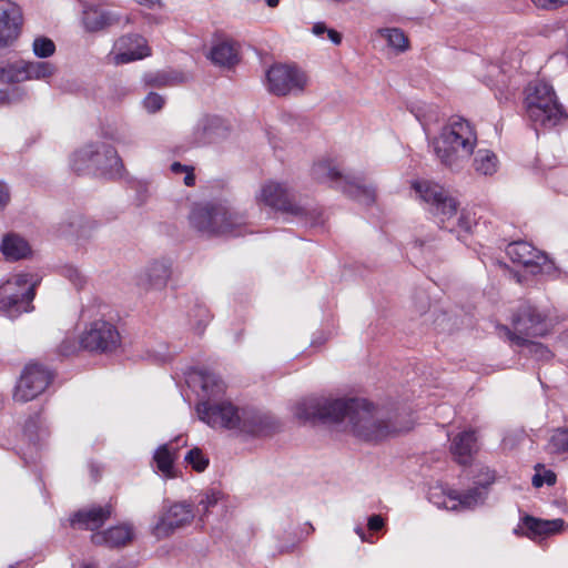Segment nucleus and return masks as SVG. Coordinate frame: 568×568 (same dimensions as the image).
<instances>
[{
	"instance_id": "nucleus-1",
	"label": "nucleus",
	"mask_w": 568,
	"mask_h": 568,
	"mask_svg": "<svg viewBox=\"0 0 568 568\" xmlns=\"http://www.w3.org/2000/svg\"><path fill=\"white\" fill-rule=\"evenodd\" d=\"M300 420L345 424L357 438L378 443L389 436L408 432L412 423L397 408L375 406L365 398L308 397L296 406Z\"/></svg>"
},
{
	"instance_id": "nucleus-2",
	"label": "nucleus",
	"mask_w": 568,
	"mask_h": 568,
	"mask_svg": "<svg viewBox=\"0 0 568 568\" xmlns=\"http://www.w3.org/2000/svg\"><path fill=\"white\" fill-rule=\"evenodd\" d=\"M196 412L200 419L211 427L235 429L253 436H270L280 429V423L273 416L254 408L239 409L232 403H199Z\"/></svg>"
},
{
	"instance_id": "nucleus-3",
	"label": "nucleus",
	"mask_w": 568,
	"mask_h": 568,
	"mask_svg": "<svg viewBox=\"0 0 568 568\" xmlns=\"http://www.w3.org/2000/svg\"><path fill=\"white\" fill-rule=\"evenodd\" d=\"M477 134L474 126L462 116H453L432 142L434 152L443 165L452 171L464 168L474 153Z\"/></svg>"
},
{
	"instance_id": "nucleus-4",
	"label": "nucleus",
	"mask_w": 568,
	"mask_h": 568,
	"mask_svg": "<svg viewBox=\"0 0 568 568\" xmlns=\"http://www.w3.org/2000/svg\"><path fill=\"white\" fill-rule=\"evenodd\" d=\"M247 216L224 202H203L192 206L189 222L193 230L205 237L240 236Z\"/></svg>"
},
{
	"instance_id": "nucleus-5",
	"label": "nucleus",
	"mask_w": 568,
	"mask_h": 568,
	"mask_svg": "<svg viewBox=\"0 0 568 568\" xmlns=\"http://www.w3.org/2000/svg\"><path fill=\"white\" fill-rule=\"evenodd\" d=\"M311 173L316 182L339 190L365 205L375 202V187L365 185L361 176L344 174L333 160L324 159L315 162Z\"/></svg>"
},
{
	"instance_id": "nucleus-6",
	"label": "nucleus",
	"mask_w": 568,
	"mask_h": 568,
	"mask_svg": "<svg viewBox=\"0 0 568 568\" xmlns=\"http://www.w3.org/2000/svg\"><path fill=\"white\" fill-rule=\"evenodd\" d=\"M71 169L78 174L94 170L100 175L115 178L124 166L114 146L106 143H89L73 153Z\"/></svg>"
},
{
	"instance_id": "nucleus-7",
	"label": "nucleus",
	"mask_w": 568,
	"mask_h": 568,
	"mask_svg": "<svg viewBox=\"0 0 568 568\" xmlns=\"http://www.w3.org/2000/svg\"><path fill=\"white\" fill-rule=\"evenodd\" d=\"M526 110L536 131H538V126L551 129L567 116L552 87L544 82L535 84L531 92L528 93Z\"/></svg>"
},
{
	"instance_id": "nucleus-8",
	"label": "nucleus",
	"mask_w": 568,
	"mask_h": 568,
	"mask_svg": "<svg viewBox=\"0 0 568 568\" xmlns=\"http://www.w3.org/2000/svg\"><path fill=\"white\" fill-rule=\"evenodd\" d=\"M39 280L27 273L12 276L0 285V312L10 318L33 310Z\"/></svg>"
},
{
	"instance_id": "nucleus-9",
	"label": "nucleus",
	"mask_w": 568,
	"mask_h": 568,
	"mask_svg": "<svg viewBox=\"0 0 568 568\" xmlns=\"http://www.w3.org/2000/svg\"><path fill=\"white\" fill-rule=\"evenodd\" d=\"M547 315L540 312L529 302L520 304L517 312L513 316L514 333L511 339L518 345L530 344L536 353H540L541 357H547L550 352L539 343H530L529 337L544 336L547 332Z\"/></svg>"
},
{
	"instance_id": "nucleus-10",
	"label": "nucleus",
	"mask_w": 568,
	"mask_h": 568,
	"mask_svg": "<svg viewBox=\"0 0 568 568\" xmlns=\"http://www.w3.org/2000/svg\"><path fill=\"white\" fill-rule=\"evenodd\" d=\"M412 187L428 204V210L438 219L439 226L454 232L455 224L449 225L448 222L457 214L458 202L442 185L429 181H415Z\"/></svg>"
},
{
	"instance_id": "nucleus-11",
	"label": "nucleus",
	"mask_w": 568,
	"mask_h": 568,
	"mask_svg": "<svg viewBox=\"0 0 568 568\" xmlns=\"http://www.w3.org/2000/svg\"><path fill=\"white\" fill-rule=\"evenodd\" d=\"M79 345L94 354H111L121 345V335L110 321L99 318L90 322L79 337Z\"/></svg>"
},
{
	"instance_id": "nucleus-12",
	"label": "nucleus",
	"mask_w": 568,
	"mask_h": 568,
	"mask_svg": "<svg viewBox=\"0 0 568 568\" xmlns=\"http://www.w3.org/2000/svg\"><path fill=\"white\" fill-rule=\"evenodd\" d=\"M261 199L273 209L305 219L311 226H317L322 223L321 213L297 205L288 187L282 183L270 182L265 184L261 191Z\"/></svg>"
},
{
	"instance_id": "nucleus-13",
	"label": "nucleus",
	"mask_w": 568,
	"mask_h": 568,
	"mask_svg": "<svg viewBox=\"0 0 568 568\" xmlns=\"http://www.w3.org/2000/svg\"><path fill=\"white\" fill-rule=\"evenodd\" d=\"M267 90L277 97L304 91L307 77L296 65L274 64L266 72Z\"/></svg>"
},
{
	"instance_id": "nucleus-14",
	"label": "nucleus",
	"mask_w": 568,
	"mask_h": 568,
	"mask_svg": "<svg viewBox=\"0 0 568 568\" xmlns=\"http://www.w3.org/2000/svg\"><path fill=\"white\" fill-rule=\"evenodd\" d=\"M53 374L39 363L26 366L20 381L16 386L14 399L27 403L40 395L50 385Z\"/></svg>"
},
{
	"instance_id": "nucleus-15",
	"label": "nucleus",
	"mask_w": 568,
	"mask_h": 568,
	"mask_svg": "<svg viewBox=\"0 0 568 568\" xmlns=\"http://www.w3.org/2000/svg\"><path fill=\"white\" fill-rule=\"evenodd\" d=\"M506 253L514 263L531 267V273L552 274L556 271L554 262L540 251L536 250L531 244L525 241L510 243Z\"/></svg>"
},
{
	"instance_id": "nucleus-16",
	"label": "nucleus",
	"mask_w": 568,
	"mask_h": 568,
	"mask_svg": "<svg viewBox=\"0 0 568 568\" xmlns=\"http://www.w3.org/2000/svg\"><path fill=\"white\" fill-rule=\"evenodd\" d=\"M23 16L19 6L0 0V51L14 44L21 34Z\"/></svg>"
},
{
	"instance_id": "nucleus-17",
	"label": "nucleus",
	"mask_w": 568,
	"mask_h": 568,
	"mask_svg": "<svg viewBox=\"0 0 568 568\" xmlns=\"http://www.w3.org/2000/svg\"><path fill=\"white\" fill-rule=\"evenodd\" d=\"M229 125L217 115H203L194 125L189 136V143L193 146H204L225 139L229 134Z\"/></svg>"
},
{
	"instance_id": "nucleus-18",
	"label": "nucleus",
	"mask_w": 568,
	"mask_h": 568,
	"mask_svg": "<svg viewBox=\"0 0 568 568\" xmlns=\"http://www.w3.org/2000/svg\"><path fill=\"white\" fill-rule=\"evenodd\" d=\"M193 518L194 511L191 504L175 503L160 517L154 526V532L158 537H166L175 529L189 525Z\"/></svg>"
},
{
	"instance_id": "nucleus-19",
	"label": "nucleus",
	"mask_w": 568,
	"mask_h": 568,
	"mask_svg": "<svg viewBox=\"0 0 568 568\" xmlns=\"http://www.w3.org/2000/svg\"><path fill=\"white\" fill-rule=\"evenodd\" d=\"M118 52L113 57L115 64H124L150 55L146 41L139 34H128L119 38L114 43Z\"/></svg>"
},
{
	"instance_id": "nucleus-20",
	"label": "nucleus",
	"mask_w": 568,
	"mask_h": 568,
	"mask_svg": "<svg viewBox=\"0 0 568 568\" xmlns=\"http://www.w3.org/2000/svg\"><path fill=\"white\" fill-rule=\"evenodd\" d=\"M112 513L113 507L110 504L82 508L70 517V526L74 529L94 531L105 524Z\"/></svg>"
},
{
	"instance_id": "nucleus-21",
	"label": "nucleus",
	"mask_w": 568,
	"mask_h": 568,
	"mask_svg": "<svg viewBox=\"0 0 568 568\" xmlns=\"http://www.w3.org/2000/svg\"><path fill=\"white\" fill-rule=\"evenodd\" d=\"M172 274V262L168 258L154 260L139 277V285L145 291H162Z\"/></svg>"
},
{
	"instance_id": "nucleus-22",
	"label": "nucleus",
	"mask_w": 568,
	"mask_h": 568,
	"mask_svg": "<svg viewBox=\"0 0 568 568\" xmlns=\"http://www.w3.org/2000/svg\"><path fill=\"white\" fill-rule=\"evenodd\" d=\"M133 539V528L124 524L111 527L104 531H98L91 535V541L95 546H106L109 548H120L126 546Z\"/></svg>"
},
{
	"instance_id": "nucleus-23",
	"label": "nucleus",
	"mask_w": 568,
	"mask_h": 568,
	"mask_svg": "<svg viewBox=\"0 0 568 568\" xmlns=\"http://www.w3.org/2000/svg\"><path fill=\"white\" fill-rule=\"evenodd\" d=\"M562 519L545 520L525 515L521 518L519 529L524 530L523 534L529 538L547 536L559 531L564 527Z\"/></svg>"
},
{
	"instance_id": "nucleus-24",
	"label": "nucleus",
	"mask_w": 568,
	"mask_h": 568,
	"mask_svg": "<svg viewBox=\"0 0 568 568\" xmlns=\"http://www.w3.org/2000/svg\"><path fill=\"white\" fill-rule=\"evenodd\" d=\"M477 437L474 430H465L459 433L452 442L450 453L454 459L460 465L470 463L476 452Z\"/></svg>"
},
{
	"instance_id": "nucleus-25",
	"label": "nucleus",
	"mask_w": 568,
	"mask_h": 568,
	"mask_svg": "<svg viewBox=\"0 0 568 568\" xmlns=\"http://www.w3.org/2000/svg\"><path fill=\"white\" fill-rule=\"evenodd\" d=\"M207 58L215 65L231 69L239 63V51L234 42L223 40L213 44Z\"/></svg>"
},
{
	"instance_id": "nucleus-26",
	"label": "nucleus",
	"mask_w": 568,
	"mask_h": 568,
	"mask_svg": "<svg viewBox=\"0 0 568 568\" xmlns=\"http://www.w3.org/2000/svg\"><path fill=\"white\" fill-rule=\"evenodd\" d=\"M118 22L114 16L99 7H88L83 10L82 23L88 32H98Z\"/></svg>"
},
{
	"instance_id": "nucleus-27",
	"label": "nucleus",
	"mask_w": 568,
	"mask_h": 568,
	"mask_svg": "<svg viewBox=\"0 0 568 568\" xmlns=\"http://www.w3.org/2000/svg\"><path fill=\"white\" fill-rule=\"evenodd\" d=\"M495 477L487 473V478L484 483H478L475 487L468 489L463 494L452 497L453 500H458L459 505L464 508H474L483 504L487 494L488 487L494 483Z\"/></svg>"
},
{
	"instance_id": "nucleus-28",
	"label": "nucleus",
	"mask_w": 568,
	"mask_h": 568,
	"mask_svg": "<svg viewBox=\"0 0 568 568\" xmlns=\"http://www.w3.org/2000/svg\"><path fill=\"white\" fill-rule=\"evenodd\" d=\"M0 248L6 258L10 261L26 258L31 253L29 243L17 234H7Z\"/></svg>"
},
{
	"instance_id": "nucleus-29",
	"label": "nucleus",
	"mask_w": 568,
	"mask_h": 568,
	"mask_svg": "<svg viewBox=\"0 0 568 568\" xmlns=\"http://www.w3.org/2000/svg\"><path fill=\"white\" fill-rule=\"evenodd\" d=\"M21 64V81L28 80H47L52 77L57 68L45 61H20Z\"/></svg>"
},
{
	"instance_id": "nucleus-30",
	"label": "nucleus",
	"mask_w": 568,
	"mask_h": 568,
	"mask_svg": "<svg viewBox=\"0 0 568 568\" xmlns=\"http://www.w3.org/2000/svg\"><path fill=\"white\" fill-rule=\"evenodd\" d=\"M199 375L202 383V389L209 397L207 400H204L203 403H220L219 400H215V398L224 394L226 387L225 383L219 375L207 369H200Z\"/></svg>"
},
{
	"instance_id": "nucleus-31",
	"label": "nucleus",
	"mask_w": 568,
	"mask_h": 568,
	"mask_svg": "<svg viewBox=\"0 0 568 568\" xmlns=\"http://www.w3.org/2000/svg\"><path fill=\"white\" fill-rule=\"evenodd\" d=\"M143 79L148 87L165 88L183 83L185 75L180 71L163 70L146 73Z\"/></svg>"
},
{
	"instance_id": "nucleus-32",
	"label": "nucleus",
	"mask_w": 568,
	"mask_h": 568,
	"mask_svg": "<svg viewBox=\"0 0 568 568\" xmlns=\"http://www.w3.org/2000/svg\"><path fill=\"white\" fill-rule=\"evenodd\" d=\"M497 156L494 152L486 150V149H479L474 156V169L477 173L483 175H491L497 170Z\"/></svg>"
},
{
	"instance_id": "nucleus-33",
	"label": "nucleus",
	"mask_w": 568,
	"mask_h": 568,
	"mask_svg": "<svg viewBox=\"0 0 568 568\" xmlns=\"http://www.w3.org/2000/svg\"><path fill=\"white\" fill-rule=\"evenodd\" d=\"M153 459L156 464L158 469L166 477L174 478L176 476L173 464L174 456L170 452L169 446L166 444L160 446L153 456Z\"/></svg>"
},
{
	"instance_id": "nucleus-34",
	"label": "nucleus",
	"mask_w": 568,
	"mask_h": 568,
	"mask_svg": "<svg viewBox=\"0 0 568 568\" xmlns=\"http://www.w3.org/2000/svg\"><path fill=\"white\" fill-rule=\"evenodd\" d=\"M386 40L389 47L399 52H404L409 48V41L403 30L398 28H385L378 31Z\"/></svg>"
},
{
	"instance_id": "nucleus-35",
	"label": "nucleus",
	"mask_w": 568,
	"mask_h": 568,
	"mask_svg": "<svg viewBox=\"0 0 568 568\" xmlns=\"http://www.w3.org/2000/svg\"><path fill=\"white\" fill-rule=\"evenodd\" d=\"M41 424L40 414H34L26 420L23 426L24 435L34 445L39 444L43 436L48 435V432L41 427Z\"/></svg>"
},
{
	"instance_id": "nucleus-36",
	"label": "nucleus",
	"mask_w": 568,
	"mask_h": 568,
	"mask_svg": "<svg viewBox=\"0 0 568 568\" xmlns=\"http://www.w3.org/2000/svg\"><path fill=\"white\" fill-rule=\"evenodd\" d=\"M20 67V61L0 64V82L8 84L22 82L20 79L22 74Z\"/></svg>"
},
{
	"instance_id": "nucleus-37",
	"label": "nucleus",
	"mask_w": 568,
	"mask_h": 568,
	"mask_svg": "<svg viewBox=\"0 0 568 568\" xmlns=\"http://www.w3.org/2000/svg\"><path fill=\"white\" fill-rule=\"evenodd\" d=\"M549 447L552 453L568 454V428H558L549 439Z\"/></svg>"
},
{
	"instance_id": "nucleus-38",
	"label": "nucleus",
	"mask_w": 568,
	"mask_h": 568,
	"mask_svg": "<svg viewBox=\"0 0 568 568\" xmlns=\"http://www.w3.org/2000/svg\"><path fill=\"white\" fill-rule=\"evenodd\" d=\"M184 460L197 473L204 471L210 463L202 449L197 447L190 449L186 453Z\"/></svg>"
},
{
	"instance_id": "nucleus-39",
	"label": "nucleus",
	"mask_w": 568,
	"mask_h": 568,
	"mask_svg": "<svg viewBox=\"0 0 568 568\" xmlns=\"http://www.w3.org/2000/svg\"><path fill=\"white\" fill-rule=\"evenodd\" d=\"M222 494L215 489H209L199 495L197 511L206 515L211 507H214L221 499Z\"/></svg>"
},
{
	"instance_id": "nucleus-40",
	"label": "nucleus",
	"mask_w": 568,
	"mask_h": 568,
	"mask_svg": "<svg viewBox=\"0 0 568 568\" xmlns=\"http://www.w3.org/2000/svg\"><path fill=\"white\" fill-rule=\"evenodd\" d=\"M33 53L38 58H49L55 52L54 42L47 37H38L32 43Z\"/></svg>"
},
{
	"instance_id": "nucleus-41",
	"label": "nucleus",
	"mask_w": 568,
	"mask_h": 568,
	"mask_svg": "<svg viewBox=\"0 0 568 568\" xmlns=\"http://www.w3.org/2000/svg\"><path fill=\"white\" fill-rule=\"evenodd\" d=\"M164 103V97L155 92H150L143 100V105L150 113H155L160 111L163 108Z\"/></svg>"
},
{
	"instance_id": "nucleus-42",
	"label": "nucleus",
	"mask_w": 568,
	"mask_h": 568,
	"mask_svg": "<svg viewBox=\"0 0 568 568\" xmlns=\"http://www.w3.org/2000/svg\"><path fill=\"white\" fill-rule=\"evenodd\" d=\"M532 486L536 488L542 487L545 484L552 486L556 484V474L552 470H544L542 473H536L531 479Z\"/></svg>"
},
{
	"instance_id": "nucleus-43",
	"label": "nucleus",
	"mask_w": 568,
	"mask_h": 568,
	"mask_svg": "<svg viewBox=\"0 0 568 568\" xmlns=\"http://www.w3.org/2000/svg\"><path fill=\"white\" fill-rule=\"evenodd\" d=\"M78 349V344L73 338H64L58 347V354L61 357H69Z\"/></svg>"
},
{
	"instance_id": "nucleus-44",
	"label": "nucleus",
	"mask_w": 568,
	"mask_h": 568,
	"mask_svg": "<svg viewBox=\"0 0 568 568\" xmlns=\"http://www.w3.org/2000/svg\"><path fill=\"white\" fill-rule=\"evenodd\" d=\"M196 316L200 317V320H199V322L196 324V329H197L199 333H202L204 327L209 323V321L211 318V315H210L209 310L205 306L199 305L196 307Z\"/></svg>"
},
{
	"instance_id": "nucleus-45",
	"label": "nucleus",
	"mask_w": 568,
	"mask_h": 568,
	"mask_svg": "<svg viewBox=\"0 0 568 568\" xmlns=\"http://www.w3.org/2000/svg\"><path fill=\"white\" fill-rule=\"evenodd\" d=\"M64 274L77 287H81L83 285L84 280L78 268L67 267Z\"/></svg>"
},
{
	"instance_id": "nucleus-46",
	"label": "nucleus",
	"mask_w": 568,
	"mask_h": 568,
	"mask_svg": "<svg viewBox=\"0 0 568 568\" xmlns=\"http://www.w3.org/2000/svg\"><path fill=\"white\" fill-rule=\"evenodd\" d=\"M532 2L536 7L549 10L568 3V0H532Z\"/></svg>"
},
{
	"instance_id": "nucleus-47",
	"label": "nucleus",
	"mask_w": 568,
	"mask_h": 568,
	"mask_svg": "<svg viewBox=\"0 0 568 568\" xmlns=\"http://www.w3.org/2000/svg\"><path fill=\"white\" fill-rule=\"evenodd\" d=\"M384 519L381 515H372L368 517L367 527L371 531H378L384 527Z\"/></svg>"
},
{
	"instance_id": "nucleus-48",
	"label": "nucleus",
	"mask_w": 568,
	"mask_h": 568,
	"mask_svg": "<svg viewBox=\"0 0 568 568\" xmlns=\"http://www.w3.org/2000/svg\"><path fill=\"white\" fill-rule=\"evenodd\" d=\"M10 200V193L8 186L0 182V211L3 210Z\"/></svg>"
},
{
	"instance_id": "nucleus-49",
	"label": "nucleus",
	"mask_w": 568,
	"mask_h": 568,
	"mask_svg": "<svg viewBox=\"0 0 568 568\" xmlns=\"http://www.w3.org/2000/svg\"><path fill=\"white\" fill-rule=\"evenodd\" d=\"M97 226H98V224L95 221L85 220L83 224L78 225L79 229L77 230V232L80 236H87L88 235L87 227H88V230L91 231V230L97 229Z\"/></svg>"
},
{
	"instance_id": "nucleus-50",
	"label": "nucleus",
	"mask_w": 568,
	"mask_h": 568,
	"mask_svg": "<svg viewBox=\"0 0 568 568\" xmlns=\"http://www.w3.org/2000/svg\"><path fill=\"white\" fill-rule=\"evenodd\" d=\"M456 225H457V226H458V229H460L462 231H464V232L468 233V232H470V230H471V220H470L468 216H466V215L462 214V215L457 219V223H456Z\"/></svg>"
},
{
	"instance_id": "nucleus-51",
	"label": "nucleus",
	"mask_w": 568,
	"mask_h": 568,
	"mask_svg": "<svg viewBox=\"0 0 568 568\" xmlns=\"http://www.w3.org/2000/svg\"><path fill=\"white\" fill-rule=\"evenodd\" d=\"M192 166L182 164L180 162H173L171 164V171L175 174L186 173Z\"/></svg>"
},
{
	"instance_id": "nucleus-52",
	"label": "nucleus",
	"mask_w": 568,
	"mask_h": 568,
	"mask_svg": "<svg viewBox=\"0 0 568 568\" xmlns=\"http://www.w3.org/2000/svg\"><path fill=\"white\" fill-rule=\"evenodd\" d=\"M326 33H327V36H328V38H329V40H331L334 44L338 45V44H341V43H342V34H341L339 32H337L336 30H334V29H328Z\"/></svg>"
},
{
	"instance_id": "nucleus-53",
	"label": "nucleus",
	"mask_w": 568,
	"mask_h": 568,
	"mask_svg": "<svg viewBox=\"0 0 568 568\" xmlns=\"http://www.w3.org/2000/svg\"><path fill=\"white\" fill-rule=\"evenodd\" d=\"M327 30L328 28L324 22H316L312 28L313 33L318 37L323 36Z\"/></svg>"
},
{
	"instance_id": "nucleus-54",
	"label": "nucleus",
	"mask_w": 568,
	"mask_h": 568,
	"mask_svg": "<svg viewBox=\"0 0 568 568\" xmlns=\"http://www.w3.org/2000/svg\"><path fill=\"white\" fill-rule=\"evenodd\" d=\"M184 184L186 186H193L195 184V175H194V169L191 168L184 176Z\"/></svg>"
},
{
	"instance_id": "nucleus-55",
	"label": "nucleus",
	"mask_w": 568,
	"mask_h": 568,
	"mask_svg": "<svg viewBox=\"0 0 568 568\" xmlns=\"http://www.w3.org/2000/svg\"><path fill=\"white\" fill-rule=\"evenodd\" d=\"M140 6L153 8L155 4H161V0H135Z\"/></svg>"
},
{
	"instance_id": "nucleus-56",
	"label": "nucleus",
	"mask_w": 568,
	"mask_h": 568,
	"mask_svg": "<svg viewBox=\"0 0 568 568\" xmlns=\"http://www.w3.org/2000/svg\"><path fill=\"white\" fill-rule=\"evenodd\" d=\"M355 532L359 536L362 541H367V537H366L365 530H364V528L362 526H357L355 528Z\"/></svg>"
},
{
	"instance_id": "nucleus-57",
	"label": "nucleus",
	"mask_w": 568,
	"mask_h": 568,
	"mask_svg": "<svg viewBox=\"0 0 568 568\" xmlns=\"http://www.w3.org/2000/svg\"><path fill=\"white\" fill-rule=\"evenodd\" d=\"M265 2L270 8H275L278 6L280 0H265Z\"/></svg>"
},
{
	"instance_id": "nucleus-58",
	"label": "nucleus",
	"mask_w": 568,
	"mask_h": 568,
	"mask_svg": "<svg viewBox=\"0 0 568 568\" xmlns=\"http://www.w3.org/2000/svg\"><path fill=\"white\" fill-rule=\"evenodd\" d=\"M8 101V97L4 92L0 91V105L6 104Z\"/></svg>"
},
{
	"instance_id": "nucleus-59",
	"label": "nucleus",
	"mask_w": 568,
	"mask_h": 568,
	"mask_svg": "<svg viewBox=\"0 0 568 568\" xmlns=\"http://www.w3.org/2000/svg\"><path fill=\"white\" fill-rule=\"evenodd\" d=\"M81 568H94V566L91 564H84Z\"/></svg>"
},
{
	"instance_id": "nucleus-60",
	"label": "nucleus",
	"mask_w": 568,
	"mask_h": 568,
	"mask_svg": "<svg viewBox=\"0 0 568 568\" xmlns=\"http://www.w3.org/2000/svg\"><path fill=\"white\" fill-rule=\"evenodd\" d=\"M446 508H448V506H445ZM457 508V505L454 504L452 507H449V509H456Z\"/></svg>"
}]
</instances>
